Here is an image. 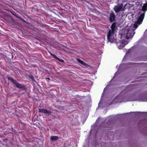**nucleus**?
<instances>
[{
    "mask_svg": "<svg viewBox=\"0 0 147 147\" xmlns=\"http://www.w3.org/2000/svg\"><path fill=\"white\" fill-rule=\"evenodd\" d=\"M128 29H123L122 30L120 31L119 35H121V38H124V39L121 41L120 45L118 46V48L119 49H122L125 45L128 44V41H126L125 39H128L129 37L128 35Z\"/></svg>",
    "mask_w": 147,
    "mask_h": 147,
    "instance_id": "1",
    "label": "nucleus"
},
{
    "mask_svg": "<svg viewBox=\"0 0 147 147\" xmlns=\"http://www.w3.org/2000/svg\"><path fill=\"white\" fill-rule=\"evenodd\" d=\"M138 23L136 22L133 25L129 26V39H131L134 35V31L138 27Z\"/></svg>",
    "mask_w": 147,
    "mask_h": 147,
    "instance_id": "2",
    "label": "nucleus"
},
{
    "mask_svg": "<svg viewBox=\"0 0 147 147\" xmlns=\"http://www.w3.org/2000/svg\"><path fill=\"white\" fill-rule=\"evenodd\" d=\"M116 25V23L115 22H114L112 24L111 27V31L110 30L107 34V39L108 40V41H109L111 42H112V40H111L110 38L111 37H112L111 33L113 34L115 33V30L117 28Z\"/></svg>",
    "mask_w": 147,
    "mask_h": 147,
    "instance_id": "3",
    "label": "nucleus"
},
{
    "mask_svg": "<svg viewBox=\"0 0 147 147\" xmlns=\"http://www.w3.org/2000/svg\"><path fill=\"white\" fill-rule=\"evenodd\" d=\"M145 16V13H142L139 16L137 21L138 24H141L143 21Z\"/></svg>",
    "mask_w": 147,
    "mask_h": 147,
    "instance_id": "4",
    "label": "nucleus"
},
{
    "mask_svg": "<svg viewBox=\"0 0 147 147\" xmlns=\"http://www.w3.org/2000/svg\"><path fill=\"white\" fill-rule=\"evenodd\" d=\"M116 16L113 12L110 13L109 14V20L110 21L112 22L115 20Z\"/></svg>",
    "mask_w": 147,
    "mask_h": 147,
    "instance_id": "5",
    "label": "nucleus"
},
{
    "mask_svg": "<svg viewBox=\"0 0 147 147\" xmlns=\"http://www.w3.org/2000/svg\"><path fill=\"white\" fill-rule=\"evenodd\" d=\"M123 6L122 4H121L119 5L115 6L114 7V10L116 13L119 12Z\"/></svg>",
    "mask_w": 147,
    "mask_h": 147,
    "instance_id": "6",
    "label": "nucleus"
},
{
    "mask_svg": "<svg viewBox=\"0 0 147 147\" xmlns=\"http://www.w3.org/2000/svg\"><path fill=\"white\" fill-rule=\"evenodd\" d=\"M5 20L8 22H9L13 21V18L10 15H6L4 17Z\"/></svg>",
    "mask_w": 147,
    "mask_h": 147,
    "instance_id": "7",
    "label": "nucleus"
},
{
    "mask_svg": "<svg viewBox=\"0 0 147 147\" xmlns=\"http://www.w3.org/2000/svg\"><path fill=\"white\" fill-rule=\"evenodd\" d=\"M39 112L47 114H50L51 113V112L50 111H47V110L44 109H39Z\"/></svg>",
    "mask_w": 147,
    "mask_h": 147,
    "instance_id": "8",
    "label": "nucleus"
},
{
    "mask_svg": "<svg viewBox=\"0 0 147 147\" xmlns=\"http://www.w3.org/2000/svg\"><path fill=\"white\" fill-rule=\"evenodd\" d=\"M16 82L14 84L17 87L20 89L24 88L25 87V86L23 84H20L17 81L15 82Z\"/></svg>",
    "mask_w": 147,
    "mask_h": 147,
    "instance_id": "9",
    "label": "nucleus"
},
{
    "mask_svg": "<svg viewBox=\"0 0 147 147\" xmlns=\"http://www.w3.org/2000/svg\"><path fill=\"white\" fill-rule=\"evenodd\" d=\"M77 60L78 62L80 63L82 65L86 66L88 65L87 64L84 63L83 61L77 58Z\"/></svg>",
    "mask_w": 147,
    "mask_h": 147,
    "instance_id": "10",
    "label": "nucleus"
},
{
    "mask_svg": "<svg viewBox=\"0 0 147 147\" xmlns=\"http://www.w3.org/2000/svg\"><path fill=\"white\" fill-rule=\"evenodd\" d=\"M58 137L57 136H51L50 137V139L52 141H55L57 140L58 139Z\"/></svg>",
    "mask_w": 147,
    "mask_h": 147,
    "instance_id": "11",
    "label": "nucleus"
},
{
    "mask_svg": "<svg viewBox=\"0 0 147 147\" xmlns=\"http://www.w3.org/2000/svg\"><path fill=\"white\" fill-rule=\"evenodd\" d=\"M7 79L8 80H10L11 82H12L14 84L15 83L16 81L14 80V79L10 77H8Z\"/></svg>",
    "mask_w": 147,
    "mask_h": 147,
    "instance_id": "12",
    "label": "nucleus"
},
{
    "mask_svg": "<svg viewBox=\"0 0 147 147\" xmlns=\"http://www.w3.org/2000/svg\"><path fill=\"white\" fill-rule=\"evenodd\" d=\"M129 54V51H127L125 55L124 58H123V60H125L127 59V58L128 57V55Z\"/></svg>",
    "mask_w": 147,
    "mask_h": 147,
    "instance_id": "13",
    "label": "nucleus"
},
{
    "mask_svg": "<svg viewBox=\"0 0 147 147\" xmlns=\"http://www.w3.org/2000/svg\"><path fill=\"white\" fill-rule=\"evenodd\" d=\"M121 66L123 68H125V67H128V63H126V64L123 63L121 65Z\"/></svg>",
    "mask_w": 147,
    "mask_h": 147,
    "instance_id": "14",
    "label": "nucleus"
},
{
    "mask_svg": "<svg viewBox=\"0 0 147 147\" xmlns=\"http://www.w3.org/2000/svg\"><path fill=\"white\" fill-rule=\"evenodd\" d=\"M32 80L33 82L35 81L34 79V76L32 75H29L28 76Z\"/></svg>",
    "mask_w": 147,
    "mask_h": 147,
    "instance_id": "15",
    "label": "nucleus"
},
{
    "mask_svg": "<svg viewBox=\"0 0 147 147\" xmlns=\"http://www.w3.org/2000/svg\"><path fill=\"white\" fill-rule=\"evenodd\" d=\"M6 57L5 55L1 53H0V58H3L4 59H5Z\"/></svg>",
    "mask_w": 147,
    "mask_h": 147,
    "instance_id": "16",
    "label": "nucleus"
},
{
    "mask_svg": "<svg viewBox=\"0 0 147 147\" xmlns=\"http://www.w3.org/2000/svg\"><path fill=\"white\" fill-rule=\"evenodd\" d=\"M147 7L143 6L142 9V10L143 11H146L147 10Z\"/></svg>",
    "mask_w": 147,
    "mask_h": 147,
    "instance_id": "17",
    "label": "nucleus"
},
{
    "mask_svg": "<svg viewBox=\"0 0 147 147\" xmlns=\"http://www.w3.org/2000/svg\"><path fill=\"white\" fill-rule=\"evenodd\" d=\"M111 119L110 121L109 120L108 121L107 123V125H106V127H109V123L111 122Z\"/></svg>",
    "mask_w": 147,
    "mask_h": 147,
    "instance_id": "18",
    "label": "nucleus"
},
{
    "mask_svg": "<svg viewBox=\"0 0 147 147\" xmlns=\"http://www.w3.org/2000/svg\"><path fill=\"white\" fill-rule=\"evenodd\" d=\"M57 60H58L59 61H60L61 62H62V63H63L64 62V61L62 59H59L58 57Z\"/></svg>",
    "mask_w": 147,
    "mask_h": 147,
    "instance_id": "19",
    "label": "nucleus"
},
{
    "mask_svg": "<svg viewBox=\"0 0 147 147\" xmlns=\"http://www.w3.org/2000/svg\"><path fill=\"white\" fill-rule=\"evenodd\" d=\"M53 57L55 58L56 59H57L58 57L56 56V55H54L53 56Z\"/></svg>",
    "mask_w": 147,
    "mask_h": 147,
    "instance_id": "20",
    "label": "nucleus"
},
{
    "mask_svg": "<svg viewBox=\"0 0 147 147\" xmlns=\"http://www.w3.org/2000/svg\"><path fill=\"white\" fill-rule=\"evenodd\" d=\"M127 4V3L124 6V7H123V11L124 10V9H126V5Z\"/></svg>",
    "mask_w": 147,
    "mask_h": 147,
    "instance_id": "21",
    "label": "nucleus"
},
{
    "mask_svg": "<svg viewBox=\"0 0 147 147\" xmlns=\"http://www.w3.org/2000/svg\"><path fill=\"white\" fill-rule=\"evenodd\" d=\"M20 19L23 22H25V20H24L22 18H21V17H20Z\"/></svg>",
    "mask_w": 147,
    "mask_h": 147,
    "instance_id": "22",
    "label": "nucleus"
},
{
    "mask_svg": "<svg viewBox=\"0 0 147 147\" xmlns=\"http://www.w3.org/2000/svg\"><path fill=\"white\" fill-rule=\"evenodd\" d=\"M144 6H145L146 7H147V2H146L143 5Z\"/></svg>",
    "mask_w": 147,
    "mask_h": 147,
    "instance_id": "23",
    "label": "nucleus"
},
{
    "mask_svg": "<svg viewBox=\"0 0 147 147\" xmlns=\"http://www.w3.org/2000/svg\"><path fill=\"white\" fill-rule=\"evenodd\" d=\"M101 101H100V102H99V104H98V107H100V105L101 104Z\"/></svg>",
    "mask_w": 147,
    "mask_h": 147,
    "instance_id": "24",
    "label": "nucleus"
},
{
    "mask_svg": "<svg viewBox=\"0 0 147 147\" xmlns=\"http://www.w3.org/2000/svg\"><path fill=\"white\" fill-rule=\"evenodd\" d=\"M54 54H52V53H51V56H53L54 55Z\"/></svg>",
    "mask_w": 147,
    "mask_h": 147,
    "instance_id": "25",
    "label": "nucleus"
},
{
    "mask_svg": "<svg viewBox=\"0 0 147 147\" xmlns=\"http://www.w3.org/2000/svg\"><path fill=\"white\" fill-rule=\"evenodd\" d=\"M46 79H47L48 80H50V78H46Z\"/></svg>",
    "mask_w": 147,
    "mask_h": 147,
    "instance_id": "26",
    "label": "nucleus"
},
{
    "mask_svg": "<svg viewBox=\"0 0 147 147\" xmlns=\"http://www.w3.org/2000/svg\"><path fill=\"white\" fill-rule=\"evenodd\" d=\"M117 72L116 73H115V76L117 75Z\"/></svg>",
    "mask_w": 147,
    "mask_h": 147,
    "instance_id": "27",
    "label": "nucleus"
},
{
    "mask_svg": "<svg viewBox=\"0 0 147 147\" xmlns=\"http://www.w3.org/2000/svg\"><path fill=\"white\" fill-rule=\"evenodd\" d=\"M92 131V130L90 131V132H91Z\"/></svg>",
    "mask_w": 147,
    "mask_h": 147,
    "instance_id": "28",
    "label": "nucleus"
},
{
    "mask_svg": "<svg viewBox=\"0 0 147 147\" xmlns=\"http://www.w3.org/2000/svg\"><path fill=\"white\" fill-rule=\"evenodd\" d=\"M97 121V120L96 121V122Z\"/></svg>",
    "mask_w": 147,
    "mask_h": 147,
    "instance_id": "29",
    "label": "nucleus"
}]
</instances>
